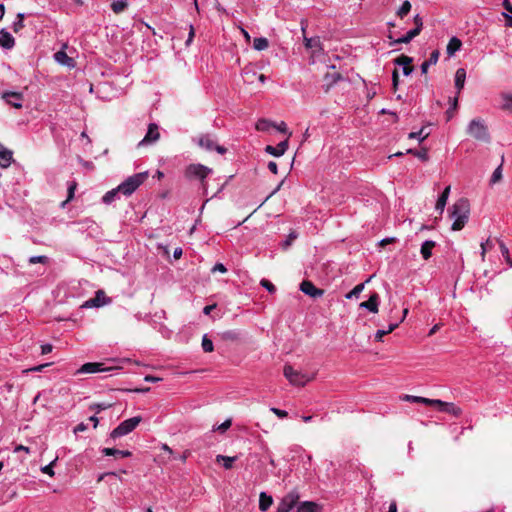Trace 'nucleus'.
<instances>
[{"label":"nucleus","instance_id":"412c9836","mask_svg":"<svg viewBox=\"0 0 512 512\" xmlns=\"http://www.w3.org/2000/svg\"><path fill=\"white\" fill-rule=\"evenodd\" d=\"M466 80V70L464 68H458L455 73V87L457 92L463 89Z\"/></svg>","mask_w":512,"mask_h":512},{"label":"nucleus","instance_id":"79ce46f5","mask_svg":"<svg viewBox=\"0 0 512 512\" xmlns=\"http://www.w3.org/2000/svg\"><path fill=\"white\" fill-rule=\"evenodd\" d=\"M364 289V283H360L358 285H356L347 295H346V298L347 299H351L353 297H358L360 295V293L363 291Z\"/></svg>","mask_w":512,"mask_h":512},{"label":"nucleus","instance_id":"9b49d317","mask_svg":"<svg viewBox=\"0 0 512 512\" xmlns=\"http://www.w3.org/2000/svg\"><path fill=\"white\" fill-rule=\"evenodd\" d=\"M300 290L312 298H319L324 294V290L317 288L311 281L308 280H305L300 284Z\"/></svg>","mask_w":512,"mask_h":512},{"label":"nucleus","instance_id":"4468645a","mask_svg":"<svg viewBox=\"0 0 512 512\" xmlns=\"http://www.w3.org/2000/svg\"><path fill=\"white\" fill-rule=\"evenodd\" d=\"M297 504L296 512H322V507L313 501H298Z\"/></svg>","mask_w":512,"mask_h":512},{"label":"nucleus","instance_id":"2eb2a0df","mask_svg":"<svg viewBox=\"0 0 512 512\" xmlns=\"http://www.w3.org/2000/svg\"><path fill=\"white\" fill-rule=\"evenodd\" d=\"M0 46L7 50H10L15 46L14 37L6 29L0 30Z\"/></svg>","mask_w":512,"mask_h":512},{"label":"nucleus","instance_id":"39448f33","mask_svg":"<svg viewBox=\"0 0 512 512\" xmlns=\"http://www.w3.org/2000/svg\"><path fill=\"white\" fill-rule=\"evenodd\" d=\"M467 133L478 141L489 142L490 135L484 121L480 118L471 120L467 126Z\"/></svg>","mask_w":512,"mask_h":512},{"label":"nucleus","instance_id":"b1692460","mask_svg":"<svg viewBox=\"0 0 512 512\" xmlns=\"http://www.w3.org/2000/svg\"><path fill=\"white\" fill-rule=\"evenodd\" d=\"M418 31L417 30H409L404 36L398 38V39H395L391 45H395V44H402V43H409L412 39H414L416 36H418Z\"/></svg>","mask_w":512,"mask_h":512},{"label":"nucleus","instance_id":"2f4dec72","mask_svg":"<svg viewBox=\"0 0 512 512\" xmlns=\"http://www.w3.org/2000/svg\"><path fill=\"white\" fill-rule=\"evenodd\" d=\"M103 294L104 293L102 291H98L94 298L87 300L83 304V307H100L101 305H103V303L100 301V296Z\"/></svg>","mask_w":512,"mask_h":512},{"label":"nucleus","instance_id":"aec40b11","mask_svg":"<svg viewBox=\"0 0 512 512\" xmlns=\"http://www.w3.org/2000/svg\"><path fill=\"white\" fill-rule=\"evenodd\" d=\"M439 56H440V52L438 50H433L431 52L429 59L424 61L421 64V72H422V74H426L428 69H429V67L431 65H435L438 62Z\"/></svg>","mask_w":512,"mask_h":512},{"label":"nucleus","instance_id":"9d476101","mask_svg":"<svg viewBox=\"0 0 512 512\" xmlns=\"http://www.w3.org/2000/svg\"><path fill=\"white\" fill-rule=\"evenodd\" d=\"M158 125L155 123H151L148 126V131L145 135V137L138 143V146H143L151 143H155L159 137V130Z\"/></svg>","mask_w":512,"mask_h":512},{"label":"nucleus","instance_id":"37998d69","mask_svg":"<svg viewBox=\"0 0 512 512\" xmlns=\"http://www.w3.org/2000/svg\"><path fill=\"white\" fill-rule=\"evenodd\" d=\"M231 424H232L231 419H227L223 423H221L220 425L214 427L213 430L214 431H219L221 433H224V432H226L231 427Z\"/></svg>","mask_w":512,"mask_h":512},{"label":"nucleus","instance_id":"c85d7f7f","mask_svg":"<svg viewBox=\"0 0 512 512\" xmlns=\"http://www.w3.org/2000/svg\"><path fill=\"white\" fill-rule=\"evenodd\" d=\"M237 457L217 455L216 462L222 463L225 469H231Z\"/></svg>","mask_w":512,"mask_h":512},{"label":"nucleus","instance_id":"13d9d810","mask_svg":"<svg viewBox=\"0 0 512 512\" xmlns=\"http://www.w3.org/2000/svg\"><path fill=\"white\" fill-rule=\"evenodd\" d=\"M270 410L279 418H285L288 415V413L285 410H281L275 407H272Z\"/></svg>","mask_w":512,"mask_h":512},{"label":"nucleus","instance_id":"603ef678","mask_svg":"<svg viewBox=\"0 0 512 512\" xmlns=\"http://www.w3.org/2000/svg\"><path fill=\"white\" fill-rule=\"evenodd\" d=\"M296 238H297V234L295 232H291L288 235L287 239L282 243V247L284 249L288 248Z\"/></svg>","mask_w":512,"mask_h":512},{"label":"nucleus","instance_id":"ea45409f","mask_svg":"<svg viewBox=\"0 0 512 512\" xmlns=\"http://www.w3.org/2000/svg\"><path fill=\"white\" fill-rule=\"evenodd\" d=\"M404 399L410 402L422 403L425 405H429V398L413 396V395H405Z\"/></svg>","mask_w":512,"mask_h":512},{"label":"nucleus","instance_id":"bb28decb","mask_svg":"<svg viewBox=\"0 0 512 512\" xmlns=\"http://www.w3.org/2000/svg\"><path fill=\"white\" fill-rule=\"evenodd\" d=\"M501 109L512 111V93L501 94Z\"/></svg>","mask_w":512,"mask_h":512},{"label":"nucleus","instance_id":"0eeeda50","mask_svg":"<svg viewBox=\"0 0 512 512\" xmlns=\"http://www.w3.org/2000/svg\"><path fill=\"white\" fill-rule=\"evenodd\" d=\"M300 494L294 489L287 493L278 503L276 512H290L298 503Z\"/></svg>","mask_w":512,"mask_h":512},{"label":"nucleus","instance_id":"72a5a7b5","mask_svg":"<svg viewBox=\"0 0 512 512\" xmlns=\"http://www.w3.org/2000/svg\"><path fill=\"white\" fill-rule=\"evenodd\" d=\"M429 136V132L425 131V128H421L417 132H410L408 134L409 139H418L420 142L424 141Z\"/></svg>","mask_w":512,"mask_h":512},{"label":"nucleus","instance_id":"6e6552de","mask_svg":"<svg viewBox=\"0 0 512 512\" xmlns=\"http://www.w3.org/2000/svg\"><path fill=\"white\" fill-rule=\"evenodd\" d=\"M197 144L207 150V151H216L219 154H225L227 149L224 146L218 145L214 139V137L210 134H204L197 138Z\"/></svg>","mask_w":512,"mask_h":512},{"label":"nucleus","instance_id":"7c9ffc66","mask_svg":"<svg viewBox=\"0 0 512 512\" xmlns=\"http://www.w3.org/2000/svg\"><path fill=\"white\" fill-rule=\"evenodd\" d=\"M268 46H269V42H268L267 38H265V37H258V38H255L253 41V48L257 51H263V50L267 49Z\"/></svg>","mask_w":512,"mask_h":512},{"label":"nucleus","instance_id":"7ed1b4c3","mask_svg":"<svg viewBox=\"0 0 512 512\" xmlns=\"http://www.w3.org/2000/svg\"><path fill=\"white\" fill-rule=\"evenodd\" d=\"M142 421L141 416H135L122 421L116 428H114L106 440H116L117 438L123 437L131 433Z\"/></svg>","mask_w":512,"mask_h":512},{"label":"nucleus","instance_id":"a878e982","mask_svg":"<svg viewBox=\"0 0 512 512\" xmlns=\"http://www.w3.org/2000/svg\"><path fill=\"white\" fill-rule=\"evenodd\" d=\"M441 412L449 413L455 417H459L462 414V410L460 407L456 406L453 403L446 402Z\"/></svg>","mask_w":512,"mask_h":512},{"label":"nucleus","instance_id":"f704fd0d","mask_svg":"<svg viewBox=\"0 0 512 512\" xmlns=\"http://www.w3.org/2000/svg\"><path fill=\"white\" fill-rule=\"evenodd\" d=\"M340 79L341 75L339 73L326 74L324 80L327 83V90Z\"/></svg>","mask_w":512,"mask_h":512},{"label":"nucleus","instance_id":"4d7b16f0","mask_svg":"<svg viewBox=\"0 0 512 512\" xmlns=\"http://www.w3.org/2000/svg\"><path fill=\"white\" fill-rule=\"evenodd\" d=\"M24 28V22L18 21L17 19L12 23V29L15 33H18Z\"/></svg>","mask_w":512,"mask_h":512},{"label":"nucleus","instance_id":"3c124183","mask_svg":"<svg viewBox=\"0 0 512 512\" xmlns=\"http://www.w3.org/2000/svg\"><path fill=\"white\" fill-rule=\"evenodd\" d=\"M413 20H414L415 28H413L412 30H417L418 34H420V32L422 30V27H423L422 17H420V15L417 14V15L414 16Z\"/></svg>","mask_w":512,"mask_h":512},{"label":"nucleus","instance_id":"c756f323","mask_svg":"<svg viewBox=\"0 0 512 512\" xmlns=\"http://www.w3.org/2000/svg\"><path fill=\"white\" fill-rule=\"evenodd\" d=\"M128 7L127 0H117L112 2L111 9L115 14L122 13Z\"/></svg>","mask_w":512,"mask_h":512},{"label":"nucleus","instance_id":"6ab92c4d","mask_svg":"<svg viewBox=\"0 0 512 512\" xmlns=\"http://www.w3.org/2000/svg\"><path fill=\"white\" fill-rule=\"evenodd\" d=\"M461 47H462L461 40L458 37L453 36L452 38H450V40L447 44L446 53L448 54L449 57H451L457 51H459L461 49Z\"/></svg>","mask_w":512,"mask_h":512},{"label":"nucleus","instance_id":"49530a36","mask_svg":"<svg viewBox=\"0 0 512 512\" xmlns=\"http://www.w3.org/2000/svg\"><path fill=\"white\" fill-rule=\"evenodd\" d=\"M47 261H48V257L44 256V255L31 256L29 258L30 264H37V263L45 264V263H47Z\"/></svg>","mask_w":512,"mask_h":512},{"label":"nucleus","instance_id":"473e14b6","mask_svg":"<svg viewBox=\"0 0 512 512\" xmlns=\"http://www.w3.org/2000/svg\"><path fill=\"white\" fill-rule=\"evenodd\" d=\"M407 153L416 156L422 161H427L429 159L428 151L425 148H422L421 150L408 149Z\"/></svg>","mask_w":512,"mask_h":512},{"label":"nucleus","instance_id":"e2e57ef3","mask_svg":"<svg viewBox=\"0 0 512 512\" xmlns=\"http://www.w3.org/2000/svg\"><path fill=\"white\" fill-rule=\"evenodd\" d=\"M52 349H53V346L51 344H49V343L43 344L41 346V354L46 355V354L50 353L52 351Z\"/></svg>","mask_w":512,"mask_h":512},{"label":"nucleus","instance_id":"cd10ccee","mask_svg":"<svg viewBox=\"0 0 512 512\" xmlns=\"http://www.w3.org/2000/svg\"><path fill=\"white\" fill-rule=\"evenodd\" d=\"M119 194H121V191L118 190L117 186L116 188L106 192L102 198V201L105 204H111L113 201H115Z\"/></svg>","mask_w":512,"mask_h":512},{"label":"nucleus","instance_id":"f8f14e48","mask_svg":"<svg viewBox=\"0 0 512 512\" xmlns=\"http://www.w3.org/2000/svg\"><path fill=\"white\" fill-rule=\"evenodd\" d=\"M2 98L13 107L20 109L22 107L23 95L20 92L6 91L2 94Z\"/></svg>","mask_w":512,"mask_h":512},{"label":"nucleus","instance_id":"ddd939ff","mask_svg":"<svg viewBox=\"0 0 512 512\" xmlns=\"http://www.w3.org/2000/svg\"><path fill=\"white\" fill-rule=\"evenodd\" d=\"M287 149H288V139H285L284 141H281L276 147L267 145L265 147V152L274 157H280L286 152Z\"/></svg>","mask_w":512,"mask_h":512},{"label":"nucleus","instance_id":"a211bd4d","mask_svg":"<svg viewBox=\"0 0 512 512\" xmlns=\"http://www.w3.org/2000/svg\"><path fill=\"white\" fill-rule=\"evenodd\" d=\"M450 190H451L450 186L445 187V189L443 190L441 195L438 197V200H437L436 205H435V210L439 214H442L444 209H445L447 200L449 198Z\"/></svg>","mask_w":512,"mask_h":512},{"label":"nucleus","instance_id":"69168bd1","mask_svg":"<svg viewBox=\"0 0 512 512\" xmlns=\"http://www.w3.org/2000/svg\"><path fill=\"white\" fill-rule=\"evenodd\" d=\"M490 241L487 240L486 242L481 243V255L482 258H484L486 251L490 248Z\"/></svg>","mask_w":512,"mask_h":512},{"label":"nucleus","instance_id":"c03bdc74","mask_svg":"<svg viewBox=\"0 0 512 512\" xmlns=\"http://www.w3.org/2000/svg\"><path fill=\"white\" fill-rule=\"evenodd\" d=\"M450 107L449 109L446 111V114L448 116V120L451 119L452 115H453V111L457 109V106H458V97H454L453 99H450Z\"/></svg>","mask_w":512,"mask_h":512},{"label":"nucleus","instance_id":"423d86ee","mask_svg":"<svg viewBox=\"0 0 512 512\" xmlns=\"http://www.w3.org/2000/svg\"><path fill=\"white\" fill-rule=\"evenodd\" d=\"M284 376L292 385L304 386L312 378L300 371L295 370L292 366L286 365L284 367Z\"/></svg>","mask_w":512,"mask_h":512},{"label":"nucleus","instance_id":"0e129e2a","mask_svg":"<svg viewBox=\"0 0 512 512\" xmlns=\"http://www.w3.org/2000/svg\"><path fill=\"white\" fill-rule=\"evenodd\" d=\"M499 245H500V250H501L502 255L508 260L509 259V249L503 242H500Z\"/></svg>","mask_w":512,"mask_h":512},{"label":"nucleus","instance_id":"6e6d98bb","mask_svg":"<svg viewBox=\"0 0 512 512\" xmlns=\"http://www.w3.org/2000/svg\"><path fill=\"white\" fill-rule=\"evenodd\" d=\"M445 403L446 402L439 399H429V405L437 406L440 411H442V408L444 407Z\"/></svg>","mask_w":512,"mask_h":512},{"label":"nucleus","instance_id":"5fc2aeb1","mask_svg":"<svg viewBox=\"0 0 512 512\" xmlns=\"http://www.w3.org/2000/svg\"><path fill=\"white\" fill-rule=\"evenodd\" d=\"M50 364L49 363H46V364H41V365H37V366H34L32 368H29V369H26L24 370L23 372L24 373H28V372H41L43 371V369L47 366H49Z\"/></svg>","mask_w":512,"mask_h":512},{"label":"nucleus","instance_id":"09e8293b","mask_svg":"<svg viewBox=\"0 0 512 512\" xmlns=\"http://www.w3.org/2000/svg\"><path fill=\"white\" fill-rule=\"evenodd\" d=\"M57 458H55L53 461H51L48 465L41 468V471L45 474H48L49 476H54V470L53 466L56 463Z\"/></svg>","mask_w":512,"mask_h":512},{"label":"nucleus","instance_id":"1a4fd4ad","mask_svg":"<svg viewBox=\"0 0 512 512\" xmlns=\"http://www.w3.org/2000/svg\"><path fill=\"white\" fill-rule=\"evenodd\" d=\"M114 367H106L103 363L99 362H88L83 364L75 374H93L98 372H110L114 370Z\"/></svg>","mask_w":512,"mask_h":512},{"label":"nucleus","instance_id":"680f3d73","mask_svg":"<svg viewBox=\"0 0 512 512\" xmlns=\"http://www.w3.org/2000/svg\"><path fill=\"white\" fill-rule=\"evenodd\" d=\"M75 189H76V183L75 182H72L69 186H68V201L71 200L73 197H74V192H75Z\"/></svg>","mask_w":512,"mask_h":512},{"label":"nucleus","instance_id":"393cba45","mask_svg":"<svg viewBox=\"0 0 512 512\" xmlns=\"http://www.w3.org/2000/svg\"><path fill=\"white\" fill-rule=\"evenodd\" d=\"M55 60L66 66H73V59L68 57L67 54L64 51H58L54 54Z\"/></svg>","mask_w":512,"mask_h":512},{"label":"nucleus","instance_id":"e433bc0d","mask_svg":"<svg viewBox=\"0 0 512 512\" xmlns=\"http://www.w3.org/2000/svg\"><path fill=\"white\" fill-rule=\"evenodd\" d=\"M411 10V3L405 0L397 11V15L401 18L406 16Z\"/></svg>","mask_w":512,"mask_h":512},{"label":"nucleus","instance_id":"4c0bfd02","mask_svg":"<svg viewBox=\"0 0 512 512\" xmlns=\"http://www.w3.org/2000/svg\"><path fill=\"white\" fill-rule=\"evenodd\" d=\"M270 127H273V123L266 119H260L256 123V129L258 131H268Z\"/></svg>","mask_w":512,"mask_h":512},{"label":"nucleus","instance_id":"f03ea898","mask_svg":"<svg viewBox=\"0 0 512 512\" xmlns=\"http://www.w3.org/2000/svg\"><path fill=\"white\" fill-rule=\"evenodd\" d=\"M213 170L202 164H190L185 169V177L189 180H199L204 193H207L206 178Z\"/></svg>","mask_w":512,"mask_h":512},{"label":"nucleus","instance_id":"a19ab883","mask_svg":"<svg viewBox=\"0 0 512 512\" xmlns=\"http://www.w3.org/2000/svg\"><path fill=\"white\" fill-rule=\"evenodd\" d=\"M202 349L204 352H212L214 349L213 342L207 335H204L202 338Z\"/></svg>","mask_w":512,"mask_h":512},{"label":"nucleus","instance_id":"338daca9","mask_svg":"<svg viewBox=\"0 0 512 512\" xmlns=\"http://www.w3.org/2000/svg\"><path fill=\"white\" fill-rule=\"evenodd\" d=\"M85 430H87V425L85 423H79L75 428H74V433L75 434H78L80 432H84Z\"/></svg>","mask_w":512,"mask_h":512},{"label":"nucleus","instance_id":"4be33fe9","mask_svg":"<svg viewBox=\"0 0 512 512\" xmlns=\"http://www.w3.org/2000/svg\"><path fill=\"white\" fill-rule=\"evenodd\" d=\"M435 245L436 243L432 240H426L422 243L420 253L423 259L428 260L432 256V249Z\"/></svg>","mask_w":512,"mask_h":512},{"label":"nucleus","instance_id":"58836bf2","mask_svg":"<svg viewBox=\"0 0 512 512\" xmlns=\"http://www.w3.org/2000/svg\"><path fill=\"white\" fill-rule=\"evenodd\" d=\"M502 179V165H499L490 178V184L494 185Z\"/></svg>","mask_w":512,"mask_h":512},{"label":"nucleus","instance_id":"5701e85b","mask_svg":"<svg viewBox=\"0 0 512 512\" xmlns=\"http://www.w3.org/2000/svg\"><path fill=\"white\" fill-rule=\"evenodd\" d=\"M273 503V498L267 495L266 492H261L259 496V509L261 511H267Z\"/></svg>","mask_w":512,"mask_h":512},{"label":"nucleus","instance_id":"774afa93","mask_svg":"<svg viewBox=\"0 0 512 512\" xmlns=\"http://www.w3.org/2000/svg\"><path fill=\"white\" fill-rule=\"evenodd\" d=\"M413 67L411 66V64H408L407 66H403L402 67V72L405 76H409L412 74L413 72Z\"/></svg>","mask_w":512,"mask_h":512},{"label":"nucleus","instance_id":"8fccbe9b","mask_svg":"<svg viewBox=\"0 0 512 512\" xmlns=\"http://www.w3.org/2000/svg\"><path fill=\"white\" fill-rule=\"evenodd\" d=\"M261 286L264 287L270 293H274L276 291V287L267 279H262L260 282Z\"/></svg>","mask_w":512,"mask_h":512},{"label":"nucleus","instance_id":"a18cd8bd","mask_svg":"<svg viewBox=\"0 0 512 512\" xmlns=\"http://www.w3.org/2000/svg\"><path fill=\"white\" fill-rule=\"evenodd\" d=\"M111 407V404L108 403H95L90 406V410L99 413L102 410H106Z\"/></svg>","mask_w":512,"mask_h":512},{"label":"nucleus","instance_id":"c9c22d12","mask_svg":"<svg viewBox=\"0 0 512 512\" xmlns=\"http://www.w3.org/2000/svg\"><path fill=\"white\" fill-rule=\"evenodd\" d=\"M412 57L410 56H407V55H400L399 57H397L396 59H394V63L395 65H398V66H407L408 64H412Z\"/></svg>","mask_w":512,"mask_h":512},{"label":"nucleus","instance_id":"864d4df0","mask_svg":"<svg viewBox=\"0 0 512 512\" xmlns=\"http://www.w3.org/2000/svg\"><path fill=\"white\" fill-rule=\"evenodd\" d=\"M273 127L276 128L281 133H288V136H291V132H288V128L285 122H280L279 124H274Z\"/></svg>","mask_w":512,"mask_h":512},{"label":"nucleus","instance_id":"f3484780","mask_svg":"<svg viewBox=\"0 0 512 512\" xmlns=\"http://www.w3.org/2000/svg\"><path fill=\"white\" fill-rule=\"evenodd\" d=\"M13 159V152L0 143V167L7 168Z\"/></svg>","mask_w":512,"mask_h":512},{"label":"nucleus","instance_id":"20e7f679","mask_svg":"<svg viewBox=\"0 0 512 512\" xmlns=\"http://www.w3.org/2000/svg\"><path fill=\"white\" fill-rule=\"evenodd\" d=\"M148 178L147 172H141L128 177L120 185L118 190L125 196H130Z\"/></svg>","mask_w":512,"mask_h":512},{"label":"nucleus","instance_id":"052dcab7","mask_svg":"<svg viewBox=\"0 0 512 512\" xmlns=\"http://www.w3.org/2000/svg\"><path fill=\"white\" fill-rule=\"evenodd\" d=\"M212 271L213 272H221V273H225L227 271V268L224 266V264L222 263H216L214 265V267L212 268Z\"/></svg>","mask_w":512,"mask_h":512},{"label":"nucleus","instance_id":"bf43d9fd","mask_svg":"<svg viewBox=\"0 0 512 512\" xmlns=\"http://www.w3.org/2000/svg\"><path fill=\"white\" fill-rule=\"evenodd\" d=\"M389 334L387 330L379 329L375 333V340L381 342L385 335Z\"/></svg>","mask_w":512,"mask_h":512},{"label":"nucleus","instance_id":"de8ad7c7","mask_svg":"<svg viewBox=\"0 0 512 512\" xmlns=\"http://www.w3.org/2000/svg\"><path fill=\"white\" fill-rule=\"evenodd\" d=\"M116 452H119V449L111 447H105L101 450V453L105 456H114L116 458L120 457V455Z\"/></svg>","mask_w":512,"mask_h":512},{"label":"nucleus","instance_id":"dca6fc26","mask_svg":"<svg viewBox=\"0 0 512 512\" xmlns=\"http://www.w3.org/2000/svg\"><path fill=\"white\" fill-rule=\"evenodd\" d=\"M379 306V295L377 293H373L367 301L360 303V308L367 309L372 313L378 312Z\"/></svg>","mask_w":512,"mask_h":512},{"label":"nucleus","instance_id":"f257e3e1","mask_svg":"<svg viewBox=\"0 0 512 512\" xmlns=\"http://www.w3.org/2000/svg\"><path fill=\"white\" fill-rule=\"evenodd\" d=\"M470 213L469 202L465 198L457 200L450 209V218L453 220L452 230H461L468 221Z\"/></svg>","mask_w":512,"mask_h":512}]
</instances>
